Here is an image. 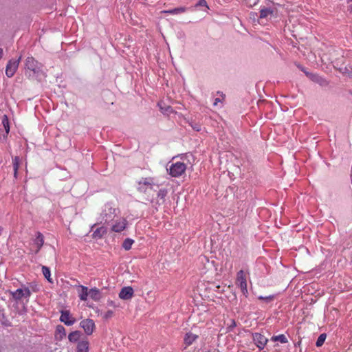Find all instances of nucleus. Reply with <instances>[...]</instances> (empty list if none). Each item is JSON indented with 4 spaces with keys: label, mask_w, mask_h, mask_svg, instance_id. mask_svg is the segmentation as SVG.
I'll use <instances>...</instances> for the list:
<instances>
[{
    "label": "nucleus",
    "mask_w": 352,
    "mask_h": 352,
    "mask_svg": "<svg viewBox=\"0 0 352 352\" xmlns=\"http://www.w3.org/2000/svg\"><path fill=\"white\" fill-rule=\"evenodd\" d=\"M60 320L67 326L72 325L76 322V319L72 317L69 311L67 310H63L61 311Z\"/></svg>",
    "instance_id": "1a4fd4ad"
},
{
    "label": "nucleus",
    "mask_w": 352,
    "mask_h": 352,
    "mask_svg": "<svg viewBox=\"0 0 352 352\" xmlns=\"http://www.w3.org/2000/svg\"><path fill=\"white\" fill-rule=\"evenodd\" d=\"M199 336L192 332H187L184 336V349H187L189 346L192 345L197 339Z\"/></svg>",
    "instance_id": "9d476101"
},
{
    "label": "nucleus",
    "mask_w": 352,
    "mask_h": 352,
    "mask_svg": "<svg viewBox=\"0 0 352 352\" xmlns=\"http://www.w3.org/2000/svg\"><path fill=\"white\" fill-rule=\"evenodd\" d=\"M168 193V191L166 189H160L158 191L156 192V194L157 195V203L160 205L164 203L165 201V197H166Z\"/></svg>",
    "instance_id": "4468645a"
},
{
    "label": "nucleus",
    "mask_w": 352,
    "mask_h": 352,
    "mask_svg": "<svg viewBox=\"0 0 352 352\" xmlns=\"http://www.w3.org/2000/svg\"><path fill=\"white\" fill-rule=\"evenodd\" d=\"M196 6H206L208 8L207 2L206 0H199Z\"/></svg>",
    "instance_id": "473e14b6"
},
{
    "label": "nucleus",
    "mask_w": 352,
    "mask_h": 352,
    "mask_svg": "<svg viewBox=\"0 0 352 352\" xmlns=\"http://www.w3.org/2000/svg\"><path fill=\"white\" fill-rule=\"evenodd\" d=\"M273 14V10L270 8H263L260 10L259 19H263Z\"/></svg>",
    "instance_id": "5701e85b"
},
{
    "label": "nucleus",
    "mask_w": 352,
    "mask_h": 352,
    "mask_svg": "<svg viewBox=\"0 0 352 352\" xmlns=\"http://www.w3.org/2000/svg\"><path fill=\"white\" fill-rule=\"evenodd\" d=\"M349 10L351 12H352V4L349 6Z\"/></svg>",
    "instance_id": "c9c22d12"
},
{
    "label": "nucleus",
    "mask_w": 352,
    "mask_h": 352,
    "mask_svg": "<svg viewBox=\"0 0 352 352\" xmlns=\"http://www.w3.org/2000/svg\"><path fill=\"white\" fill-rule=\"evenodd\" d=\"M126 228L125 221H118L112 226V230L116 232H120Z\"/></svg>",
    "instance_id": "aec40b11"
},
{
    "label": "nucleus",
    "mask_w": 352,
    "mask_h": 352,
    "mask_svg": "<svg viewBox=\"0 0 352 352\" xmlns=\"http://www.w3.org/2000/svg\"><path fill=\"white\" fill-rule=\"evenodd\" d=\"M219 102H221V100L219 98H216V99L214 100V104H214V106H217V105H218V103H219Z\"/></svg>",
    "instance_id": "72a5a7b5"
},
{
    "label": "nucleus",
    "mask_w": 352,
    "mask_h": 352,
    "mask_svg": "<svg viewBox=\"0 0 352 352\" xmlns=\"http://www.w3.org/2000/svg\"><path fill=\"white\" fill-rule=\"evenodd\" d=\"M187 10V8L186 7H179L174 9L168 10H163L162 13H167L171 14H179L185 12Z\"/></svg>",
    "instance_id": "a211bd4d"
},
{
    "label": "nucleus",
    "mask_w": 352,
    "mask_h": 352,
    "mask_svg": "<svg viewBox=\"0 0 352 352\" xmlns=\"http://www.w3.org/2000/svg\"><path fill=\"white\" fill-rule=\"evenodd\" d=\"M56 331L59 333H62L63 335L65 336V328L61 326V325H58L56 328Z\"/></svg>",
    "instance_id": "2f4dec72"
},
{
    "label": "nucleus",
    "mask_w": 352,
    "mask_h": 352,
    "mask_svg": "<svg viewBox=\"0 0 352 352\" xmlns=\"http://www.w3.org/2000/svg\"><path fill=\"white\" fill-rule=\"evenodd\" d=\"M89 296L92 300L95 301L99 300L101 298L100 290L96 287L91 288L89 290Z\"/></svg>",
    "instance_id": "f3484780"
},
{
    "label": "nucleus",
    "mask_w": 352,
    "mask_h": 352,
    "mask_svg": "<svg viewBox=\"0 0 352 352\" xmlns=\"http://www.w3.org/2000/svg\"><path fill=\"white\" fill-rule=\"evenodd\" d=\"M80 327H82L87 335H91L95 329V323L91 319H85L80 322Z\"/></svg>",
    "instance_id": "6e6552de"
},
{
    "label": "nucleus",
    "mask_w": 352,
    "mask_h": 352,
    "mask_svg": "<svg viewBox=\"0 0 352 352\" xmlns=\"http://www.w3.org/2000/svg\"><path fill=\"white\" fill-rule=\"evenodd\" d=\"M326 338H327V336L325 333L320 334L317 339V341L316 343V346L320 347V346H322V344H324V342L326 340Z\"/></svg>",
    "instance_id": "a878e982"
},
{
    "label": "nucleus",
    "mask_w": 352,
    "mask_h": 352,
    "mask_svg": "<svg viewBox=\"0 0 352 352\" xmlns=\"http://www.w3.org/2000/svg\"><path fill=\"white\" fill-rule=\"evenodd\" d=\"M38 289V286L34 283H30L28 286L21 285L20 288H18L15 291H11L10 294L12 298L16 302L21 301L22 298H25L27 301H28L32 293L37 292Z\"/></svg>",
    "instance_id": "f257e3e1"
},
{
    "label": "nucleus",
    "mask_w": 352,
    "mask_h": 352,
    "mask_svg": "<svg viewBox=\"0 0 352 352\" xmlns=\"http://www.w3.org/2000/svg\"><path fill=\"white\" fill-rule=\"evenodd\" d=\"M34 245H36V250H35V253L37 254L39 250H41V248H42V246L43 245V243H44V236L43 235L38 232L36 233V238L34 239Z\"/></svg>",
    "instance_id": "f8f14e48"
},
{
    "label": "nucleus",
    "mask_w": 352,
    "mask_h": 352,
    "mask_svg": "<svg viewBox=\"0 0 352 352\" xmlns=\"http://www.w3.org/2000/svg\"><path fill=\"white\" fill-rule=\"evenodd\" d=\"M78 287L80 289L78 291V296L80 299L82 301L87 300L89 296L88 288L83 285H78Z\"/></svg>",
    "instance_id": "ddd939ff"
},
{
    "label": "nucleus",
    "mask_w": 352,
    "mask_h": 352,
    "mask_svg": "<svg viewBox=\"0 0 352 352\" xmlns=\"http://www.w3.org/2000/svg\"><path fill=\"white\" fill-rule=\"evenodd\" d=\"M21 160L19 157L15 156L12 158V164H13V170H14V177H17L18 170L19 168Z\"/></svg>",
    "instance_id": "6ab92c4d"
},
{
    "label": "nucleus",
    "mask_w": 352,
    "mask_h": 352,
    "mask_svg": "<svg viewBox=\"0 0 352 352\" xmlns=\"http://www.w3.org/2000/svg\"><path fill=\"white\" fill-rule=\"evenodd\" d=\"M302 71H303L307 76H309V74L308 72H307L306 70H304L303 69H302Z\"/></svg>",
    "instance_id": "f704fd0d"
},
{
    "label": "nucleus",
    "mask_w": 352,
    "mask_h": 352,
    "mask_svg": "<svg viewBox=\"0 0 352 352\" xmlns=\"http://www.w3.org/2000/svg\"><path fill=\"white\" fill-rule=\"evenodd\" d=\"M42 272L45 278L50 282L52 283V280L51 278V274L50 268L46 266L42 267Z\"/></svg>",
    "instance_id": "b1692460"
},
{
    "label": "nucleus",
    "mask_w": 352,
    "mask_h": 352,
    "mask_svg": "<svg viewBox=\"0 0 352 352\" xmlns=\"http://www.w3.org/2000/svg\"><path fill=\"white\" fill-rule=\"evenodd\" d=\"M89 351V342L82 340L78 342L77 344V352H88Z\"/></svg>",
    "instance_id": "dca6fc26"
},
{
    "label": "nucleus",
    "mask_w": 352,
    "mask_h": 352,
    "mask_svg": "<svg viewBox=\"0 0 352 352\" xmlns=\"http://www.w3.org/2000/svg\"><path fill=\"white\" fill-rule=\"evenodd\" d=\"M41 66V64L32 56L28 57L25 62V68L27 70L33 72L34 74L38 72Z\"/></svg>",
    "instance_id": "423d86ee"
},
{
    "label": "nucleus",
    "mask_w": 352,
    "mask_h": 352,
    "mask_svg": "<svg viewBox=\"0 0 352 352\" xmlns=\"http://www.w3.org/2000/svg\"><path fill=\"white\" fill-rule=\"evenodd\" d=\"M2 124L5 128V130H6V132L7 133H9L10 131V126H9V121H8V118L6 116H4L3 118V120H2Z\"/></svg>",
    "instance_id": "bb28decb"
},
{
    "label": "nucleus",
    "mask_w": 352,
    "mask_h": 352,
    "mask_svg": "<svg viewBox=\"0 0 352 352\" xmlns=\"http://www.w3.org/2000/svg\"><path fill=\"white\" fill-rule=\"evenodd\" d=\"M169 174L174 177L182 176L186 170V165L184 162H176L169 167Z\"/></svg>",
    "instance_id": "7ed1b4c3"
},
{
    "label": "nucleus",
    "mask_w": 352,
    "mask_h": 352,
    "mask_svg": "<svg viewBox=\"0 0 352 352\" xmlns=\"http://www.w3.org/2000/svg\"><path fill=\"white\" fill-rule=\"evenodd\" d=\"M113 314V311H111V310H108L107 311H106V312L104 314V315H103V318H104V319H109V318H111V317H112Z\"/></svg>",
    "instance_id": "7c9ffc66"
},
{
    "label": "nucleus",
    "mask_w": 352,
    "mask_h": 352,
    "mask_svg": "<svg viewBox=\"0 0 352 352\" xmlns=\"http://www.w3.org/2000/svg\"><path fill=\"white\" fill-rule=\"evenodd\" d=\"M80 337V332L79 331H75L70 333L68 336V339L72 342H77Z\"/></svg>",
    "instance_id": "4be33fe9"
},
{
    "label": "nucleus",
    "mask_w": 352,
    "mask_h": 352,
    "mask_svg": "<svg viewBox=\"0 0 352 352\" xmlns=\"http://www.w3.org/2000/svg\"><path fill=\"white\" fill-rule=\"evenodd\" d=\"M236 326V322L234 321V320H230V324H228L227 329H228V331H232V329Z\"/></svg>",
    "instance_id": "c756f323"
},
{
    "label": "nucleus",
    "mask_w": 352,
    "mask_h": 352,
    "mask_svg": "<svg viewBox=\"0 0 352 352\" xmlns=\"http://www.w3.org/2000/svg\"><path fill=\"white\" fill-rule=\"evenodd\" d=\"M133 243L134 241L133 239L127 238L124 241L122 246L125 250H129L131 249Z\"/></svg>",
    "instance_id": "393cba45"
},
{
    "label": "nucleus",
    "mask_w": 352,
    "mask_h": 352,
    "mask_svg": "<svg viewBox=\"0 0 352 352\" xmlns=\"http://www.w3.org/2000/svg\"><path fill=\"white\" fill-rule=\"evenodd\" d=\"M258 298L259 300H265V302H270L271 300H272L274 298V295H270V296H258Z\"/></svg>",
    "instance_id": "c85d7f7f"
},
{
    "label": "nucleus",
    "mask_w": 352,
    "mask_h": 352,
    "mask_svg": "<svg viewBox=\"0 0 352 352\" xmlns=\"http://www.w3.org/2000/svg\"><path fill=\"white\" fill-rule=\"evenodd\" d=\"M2 54H3V50L1 48H0V56H1Z\"/></svg>",
    "instance_id": "e433bc0d"
},
{
    "label": "nucleus",
    "mask_w": 352,
    "mask_h": 352,
    "mask_svg": "<svg viewBox=\"0 0 352 352\" xmlns=\"http://www.w3.org/2000/svg\"><path fill=\"white\" fill-rule=\"evenodd\" d=\"M21 58V57L19 56V58L16 60L11 59L7 63L6 68V74L8 78L12 77L16 73L19 67Z\"/></svg>",
    "instance_id": "20e7f679"
},
{
    "label": "nucleus",
    "mask_w": 352,
    "mask_h": 352,
    "mask_svg": "<svg viewBox=\"0 0 352 352\" xmlns=\"http://www.w3.org/2000/svg\"><path fill=\"white\" fill-rule=\"evenodd\" d=\"M254 343L259 349L263 350L268 342V339L260 333H254L252 334Z\"/></svg>",
    "instance_id": "0eeeda50"
},
{
    "label": "nucleus",
    "mask_w": 352,
    "mask_h": 352,
    "mask_svg": "<svg viewBox=\"0 0 352 352\" xmlns=\"http://www.w3.org/2000/svg\"><path fill=\"white\" fill-rule=\"evenodd\" d=\"M155 186L153 178H142L138 182V190L140 193L146 195L148 201H153V198L157 192V190L154 188Z\"/></svg>",
    "instance_id": "f03ea898"
},
{
    "label": "nucleus",
    "mask_w": 352,
    "mask_h": 352,
    "mask_svg": "<svg viewBox=\"0 0 352 352\" xmlns=\"http://www.w3.org/2000/svg\"><path fill=\"white\" fill-rule=\"evenodd\" d=\"M104 212H105V216L107 217V212L110 214H114L116 212V209L113 208L110 205H106Z\"/></svg>",
    "instance_id": "cd10ccee"
},
{
    "label": "nucleus",
    "mask_w": 352,
    "mask_h": 352,
    "mask_svg": "<svg viewBox=\"0 0 352 352\" xmlns=\"http://www.w3.org/2000/svg\"><path fill=\"white\" fill-rule=\"evenodd\" d=\"M271 340L273 342H280L282 344H285L288 342V340L287 337L284 334H280L278 336H273L271 338Z\"/></svg>",
    "instance_id": "412c9836"
},
{
    "label": "nucleus",
    "mask_w": 352,
    "mask_h": 352,
    "mask_svg": "<svg viewBox=\"0 0 352 352\" xmlns=\"http://www.w3.org/2000/svg\"><path fill=\"white\" fill-rule=\"evenodd\" d=\"M2 230H3V228L1 226H0V235L1 234Z\"/></svg>",
    "instance_id": "4c0bfd02"
},
{
    "label": "nucleus",
    "mask_w": 352,
    "mask_h": 352,
    "mask_svg": "<svg viewBox=\"0 0 352 352\" xmlns=\"http://www.w3.org/2000/svg\"><path fill=\"white\" fill-rule=\"evenodd\" d=\"M236 284L240 287L241 292L246 296L248 294L247 278L243 270H240L237 273Z\"/></svg>",
    "instance_id": "39448f33"
},
{
    "label": "nucleus",
    "mask_w": 352,
    "mask_h": 352,
    "mask_svg": "<svg viewBox=\"0 0 352 352\" xmlns=\"http://www.w3.org/2000/svg\"><path fill=\"white\" fill-rule=\"evenodd\" d=\"M107 233V228L104 226H100L99 228H96V230L93 231V237L95 239H100L103 236L104 234Z\"/></svg>",
    "instance_id": "2eb2a0df"
},
{
    "label": "nucleus",
    "mask_w": 352,
    "mask_h": 352,
    "mask_svg": "<svg viewBox=\"0 0 352 352\" xmlns=\"http://www.w3.org/2000/svg\"><path fill=\"white\" fill-rule=\"evenodd\" d=\"M134 291L131 287H123L120 293L119 297L122 300H129L133 296Z\"/></svg>",
    "instance_id": "9b49d317"
}]
</instances>
